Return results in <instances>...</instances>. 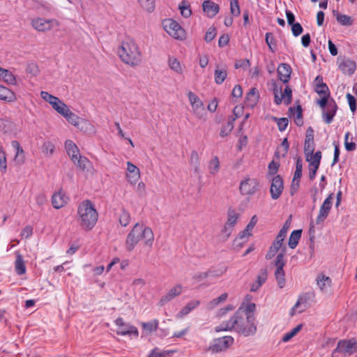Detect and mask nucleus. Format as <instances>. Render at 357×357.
I'll use <instances>...</instances> for the list:
<instances>
[{"instance_id":"nucleus-1","label":"nucleus","mask_w":357,"mask_h":357,"mask_svg":"<svg viewBox=\"0 0 357 357\" xmlns=\"http://www.w3.org/2000/svg\"><path fill=\"white\" fill-rule=\"evenodd\" d=\"M256 305L255 303H248L245 307V314L248 319L249 326L247 328H243L242 323L243 321V318L239 316L238 312H236L229 321L222 322L218 326L215 328V332L222 331H231L235 333H255L257 328L253 323H251L252 319V313L255 310Z\"/></svg>"},{"instance_id":"nucleus-2","label":"nucleus","mask_w":357,"mask_h":357,"mask_svg":"<svg viewBox=\"0 0 357 357\" xmlns=\"http://www.w3.org/2000/svg\"><path fill=\"white\" fill-rule=\"evenodd\" d=\"M140 240L148 247H151L154 235L150 227H144L142 224L136 223L128 234L126 241V248L129 252L132 251Z\"/></svg>"},{"instance_id":"nucleus-3","label":"nucleus","mask_w":357,"mask_h":357,"mask_svg":"<svg viewBox=\"0 0 357 357\" xmlns=\"http://www.w3.org/2000/svg\"><path fill=\"white\" fill-rule=\"evenodd\" d=\"M98 213L91 201H82L77 207V222L85 231L91 230L96 225Z\"/></svg>"},{"instance_id":"nucleus-4","label":"nucleus","mask_w":357,"mask_h":357,"mask_svg":"<svg viewBox=\"0 0 357 357\" xmlns=\"http://www.w3.org/2000/svg\"><path fill=\"white\" fill-rule=\"evenodd\" d=\"M118 54L126 64L135 67L142 61V53L137 43L131 39L123 40L119 47Z\"/></svg>"},{"instance_id":"nucleus-5","label":"nucleus","mask_w":357,"mask_h":357,"mask_svg":"<svg viewBox=\"0 0 357 357\" xmlns=\"http://www.w3.org/2000/svg\"><path fill=\"white\" fill-rule=\"evenodd\" d=\"M284 257V253L282 252L277 255L274 261V266L275 267L274 275L280 289L284 288L286 284L285 273L284 271V266H285Z\"/></svg>"},{"instance_id":"nucleus-6","label":"nucleus","mask_w":357,"mask_h":357,"mask_svg":"<svg viewBox=\"0 0 357 357\" xmlns=\"http://www.w3.org/2000/svg\"><path fill=\"white\" fill-rule=\"evenodd\" d=\"M162 25L165 31L174 38L183 40L185 38V30L175 20L166 19L163 21Z\"/></svg>"},{"instance_id":"nucleus-7","label":"nucleus","mask_w":357,"mask_h":357,"mask_svg":"<svg viewBox=\"0 0 357 357\" xmlns=\"http://www.w3.org/2000/svg\"><path fill=\"white\" fill-rule=\"evenodd\" d=\"M259 181L255 178L245 177L240 183L239 192L243 196H252L259 190Z\"/></svg>"},{"instance_id":"nucleus-8","label":"nucleus","mask_w":357,"mask_h":357,"mask_svg":"<svg viewBox=\"0 0 357 357\" xmlns=\"http://www.w3.org/2000/svg\"><path fill=\"white\" fill-rule=\"evenodd\" d=\"M31 24L32 27L38 32L49 31L53 28L59 26V23L56 20H47L42 17H36L32 19Z\"/></svg>"},{"instance_id":"nucleus-9","label":"nucleus","mask_w":357,"mask_h":357,"mask_svg":"<svg viewBox=\"0 0 357 357\" xmlns=\"http://www.w3.org/2000/svg\"><path fill=\"white\" fill-rule=\"evenodd\" d=\"M187 96L192 107L193 114L199 119L203 118L206 114V111L202 100L192 91H189Z\"/></svg>"},{"instance_id":"nucleus-10","label":"nucleus","mask_w":357,"mask_h":357,"mask_svg":"<svg viewBox=\"0 0 357 357\" xmlns=\"http://www.w3.org/2000/svg\"><path fill=\"white\" fill-rule=\"evenodd\" d=\"M240 214L234 208H229L227 211V220L222 229L225 239H227L231 235L234 227L237 223Z\"/></svg>"},{"instance_id":"nucleus-11","label":"nucleus","mask_w":357,"mask_h":357,"mask_svg":"<svg viewBox=\"0 0 357 357\" xmlns=\"http://www.w3.org/2000/svg\"><path fill=\"white\" fill-rule=\"evenodd\" d=\"M273 94L275 102L276 105H280L284 100L285 105H288L291 102L292 91L289 86H286L284 92H282V86L278 87L276 84L274 86Z\"/></svg>"},{"instance_id":"nucleus-12","label":"nucleus","mask_w":357,"mask_h":357,"mask_svg":"<svg viewBox=\"0 0 357 357\" xmlns=\"http://www.w3.org/2000/svg\"><path fill=\"white\" fill-rule=\"evenodd\" d=\"M234 343L232 336H221L213 340L209 347V350L212 352H220L226 350Z\"/></svg>"},{"instance_id":"nucleus-13","label":"nucleus","mask_w":357,"mask_h":357,"mask_svg":"<svg viewBox=\"0 0 357 357\" xmlns=\"http://www.w3.org/2000/svg\"><path fill=\"white\" fill-rule=\"evenodd\" d=\"M333 199V193H331L324 200L321 206L319 214L317 217L316 223L317 225L322 224L328 217L332 207V200Z\"/></svg>"},{"instance_id":"nucleus-14","label":"nucleus","mask_w":357,"mask_h":357,"mask_svg":"<svg viewBox=\"0 0 357 357\" xmlns=\"http://www.w3.org/2000/svg\"><path fill=\"white\" fill-rule=\"evenodd\" d=\"M339 352L352 354L357 351V340L352 337L349 340H340L337 347Z\"/></svg>"},{"instance_id":"nucleus-15","label":"nucleus","mask_w":357,"mask_h":357,"mask_svg":"<svg viewBox=\"0 0 357 357\" xmlns=\"http://www.w3.org/2000/svg\"><path fill=\"white\" fill-rule=\"evenodd\" d=\"M284 190V183L280 175L275 176L271 181L270 192L273 199H278Z\"/></svg>"},{"instance_id":"nucleus-16","label":"nucleus","mask_w":357,"mask_h":357,"mask_svg":"<svg viewBox=\"0 0 357 357\" xmlns=\"http://www.w3.org/2000/svg\"><path fill=\"white\" fill-rule=\"evenodd\" d=\"M127 172L126 178L131 185H135L140 178L141 173L139 169L130 161L126 162Z\"/></svg>"},{"instance_id":"nucleus-17","label":"nucleus","mask_w":357,"mask_h":357,"mask_svg":"<svg viewBox=\"0 0 357 357\" xmlns=\"http://www.w3.org/2000/svg\"><path fill=\"white\" fill-rule=\"evenodd\" d=\"M183 292V286L180 284H176L173 287H172L167 294L162 296L159 302L158 305L160 306H163L172 300H173L176 296L181 294Z\"/></svg>"},{"instance_id":"nucleus-18","label":"nucleus","mask_w":357,"mask_h":357,"mask_svg":"<svg viewBox=\"0 0 357 357\" xmlns=\"http://www.w3.org/2000/svg\"><path fill=\"white\" fill-rule=\"evenodd\" d=\"M314 151V130L311 127L307 129L305 142L304 153L305 155L313 153Z\"/></svg>"},{"instance_id":"nucleus-19","label":"nucleus","mask_w":357,"mask_h":357,"mask_svg":"<svg viewBox=\"0 0 357 357\" xmlns=\"http://www.w3.org/2000/svg\"><path fill=\"white\" fill-rule=\"evenodd\" d=\"M68 202V197L61 190L53 194L52 197V204L54 208L59 209L63 207Z\"/></svg>"},{"instance_id":"nucleus-20","label":"nucleus","mask_w":357,"mask_h":357,"mask_svg":"<svg viewBox=\"0 0 357 357\" xmlns=\"http://www.w3.org/2000/svg\"><path fill=\"white\" fill-rule=\"evenodd\" d=\"M277 70L280 80L283 83H287L289 81L291 73L290 66L287 63H280Z\"/></svg>"},{"instance_id":"nucleus-21","label":"nucleus","mask_w":357,"mask_h":357,"mask_svg":"<svg viewBox=\"0 0 357 357\" xmlns=\"http://www.w3.org/2000/svg\"><path fill=\"white\" fill-rule=\"evenodd\" d=\"M202 7L204 13L209 17H213L220 10L218 4L210 0L204 1L202 3Z\"/></svg>"},{"instance_id":"nucleus-22","label":"nucleus","mask_w":357,"mask_h":357,"mask_svg":"<svg viewBox=\"0 0 357 357\" xmlns=\"http://www.w3.org/2000/svg\"><path fill=\"white\" fill-rule=\"evenodd\" d=\"M65 148L73 162H75V160L80 155L77 146L72 140H66Z\"/></svg>"},{"instance_id":"nucleus-23","label":"nucleus","mask_w":357,"mask_h":357,"mask_svg":"<svg viewBox=\"0 0 357 357\" xmlns=\"http://www.w3.org/2000/svg\"><path fill=\"white\" fill-rule=\"evenodd\" d=\"M337 110V105L333 100H331L328 104L326 111L323 112V118L324 121L329 124L332 122Z\"/></svg>"},{"instance_id":"nucleus-24","label":"nucleus","mask_w":357,"mask_h":357,"mask_svg":"<svg viewBox=\"0 0 357 357\" xmlns=\"http://www.w3.org/2000/svg\"><path fill=\"white\" fill-rule=\"evenodd\" d=\"M0 100L6 102H13L17 100V96L14 91L0 85Z\"/></svg>"},{"instance_id":"nucleus-25","label":"nucleus","mask_w":357,"mask_h":357,"mask_svg":"<svg viewBox=\"0 0 357 357\" xmlns=\"http://www.w3.org/2000/svg\"><path fill=\"white\" fill-rule=\"evenodd\" d=\"M11 145L15 151V161L17 164H23L25 161V155L22 147L20 146V143L16 140L12 141Z\"/></svg>"},{"instance_id":"nucleus-26","label":"nucleus","mask_w":357,"mask_h":357,"mask_svg":"<svg viewBox=\"0 0 357 357\" xmlns=\"http://www.w3.org/2000/svg\"><path fill=\"white\" fill-rule=\"evenodd\" d=\"M356 68V63L350 59L342 60L339 65V68L344 74L352 75Z\"/></svg>"},{"instance_id":"nucleus-27","label":"nucleus","mask_w":357,"mask_h":357,"mask_svg":"<svg viewBox=\"0 0 357 357\" xmlns=\"http://www.w3.org/2000/svg\"><path fill=\"white\" fill-rule=\"evenodd\" d=\"M190 165L194 170L195 174H200V160L199 155L197 151L194 150L191 152L189 160Z\"/></svg>"},{"instance_id":"nucleus-28","label":"nucleus","mask_w":357,"mask_h":357,"mask_svg":"<svg viewBox=\"0 0 357 357\" xmlns=\"http://www.w3.org/2000/svg\"><path fill=\"white\" fill-rule=\"evenodd\" d=\"M227 77V70L226 67L220 68L219 65L216 66L214 72V80L217 84H221Z\"/></svg>"},{"instance_id":"nucleus-29","label":"nucleus","mask_w":357,"mask_h":357,"mask_svg":"<svg viewBox=\"0 0 357 357\" xmlns=\"http://www.w3.org/2000/svg\"><path fill=\"white\" fill-rule=\"evenodd\" d=\"M289 112L291 115L294 116L295 123L298 126H301L303 124L302 108L301 105H298L296 108L289 107Z\"/></svg>"},{"instance_id":"nucleus-30","label":"nucleus","mask_w":357,"mask_h":357,"mask_svg":"<svg viewBox=\"0 0 357 357\" xmlns=\"http://www.w3.org/2000/svg\"><path fill=\"white\" fill-rule=\"evenodd\" d=\"M259 98L258 90L256 88L251 89L246 96L247 105L253 107L258 102Z\"/></svg>"},{"instance_id":"nucleus-31","label":"nucleus","mask_w":357,"mask_h":357,"mask_svg":"<svg viewBox=\"0 0 357 357\" xmlns=\"http://www.w3.org/2000/svg\"><path fill=\"white\" fill-rule=\"evenodd\" d=\"M167 63L172 70L179 75L183 74L185 66L181 65L176 58L173 56L169 57Z\"/></svg>"},{"instance_id":"nucleus-32","label":"nucleus","mask_w":357,"mask_h":357,"mask_svg":"<svg viewBox=\"0 0 357 357\" xmlns=\"http://www.w3.org/2000/svg\"><path fill=\"white\" fill-rule=\"evenodd\" d=\"M76 128L85 133L91 134L95 132L94 126L85 119L81 118Z\"/></svg>"},{"instance_id":"nucleus-33","label":"nucleus","mask_w":357,"mask_h":357,"mask_svg":"<svg viewBox=\"0 0 357 357\" xmlns=\"http://www.w3.org/2000/svg\"><path fill=\"white\" fill-rule=\"evenodd\" d=\"M78 168L82 171H89L92 167L91 161L85 156L79 155L75 162H73Z\"/></svg>"},{"instance_id":"nucleus-34","label":"nucleus","mask_w":357,"mask_h":357,"mask_svg":"<svg viewBox=\"0 0 357 357\" xmlns=\"http://www.w3.org/2000/svg\"><path fill=\"white\" fill-rule=\"evenodd\" d=\"M305 158L309 162V166L319 167L321 159V152L318 151L315 153H307L305 154Z\"/></svg>"},{"instance_id":"nucleus-35","label":"nucleus","mask_w":357,"mask_h":357,"mask_svg":"<svg viewBox=\"0 0 357 357\" xmlns=\"http://www.w3.org/2000/svg\"><path fill=\"white\" fill-rule=\"evenodd\" d=\"M200 304V301L198 300H193L188 303V304L183 307L178 312V316L183 317L188 314L192 310L198 307Z\"/></svg>"},{"instance_id":"nucleus-36","label":"nucleus","mask_w":357,"mask_h":357,"mask_svg":"<svg viewBox=\"0 0 357 357\" xmlns=\"http://www.w3.org/2000/svg\"><path fill=\"white\" fill-rule=\"evenodd\" d=\"M159 321L158 319H153L149 322H142L141 326L143 331L146 333H153L156 331L158 328Z\"/></svg>"},{"instance_id":"nucleus-37","label":"nucleus","mask_w":357,"mask_h":357,"mask_svg":"<svg viewBox=\"0 0 357 357\" xmlns=\"http://www.w3.org/2000/svg\"><path fill=\"white\" fill-rule=\"evenodd\" d=\"M61 115H62L63 117L66 118V119L72 125L76 127L77 126L79 120L81 118H79L77 115L72 112L69 107H67L66 109H64L63 113H62Z\"/></svg>"},{"instance_id":"nucleus-38","label":"nucleus","mask_w":357,"mask_h":357,"mask_svg":"<svg viewBox=\"0 0 357 357\" xmlns=\"http://www.w3.org/2000/svg\"><path fill=\"white\" fill-rule=\"evenodd\" d=\"M15 271L18 275H23L26 273V266L23 257L19 254H16V260L15 261Z\"/></svg>"},{"instance_id":"nucleus-39","label":"nucleus","mask_w":357,"mask_h":357,"mask_svg":"<svg viewBox=\"0 0 357 357\" xmlns=\"http://www.w3.org/2000/svg\"><path fill=\"white\" fill-rule=\"evenodd\" d=\"M307 308L306 301L303 298L300 297L296 303L294 305L290 311L291 316L294 315L296 313H301L305 310Z\"/></svg>"},{"instance_id":"nucleus-40","label":"nucleus","mask_w":357,"mask_h":357,"mask_svg":"<svg viewBox=\"0 0 357 357\" xmlns=\"http://www.w3.org/2000/svg\"><path fill=\"white\" fill-rule=\"evenodd\" d=\"M301 233L302 230L301 229L294 230L291 232L288 241V245L290 248L294 249L297 246L301 237Z\"/></svg>"},{"instance_id":"nucleus-41","label":"nucleus","mask_w":357,"mask_h":357,"mask_svg":"<svg viewBox=\"0 0 357 357\" xmlns=\"http://www.w3.org/2000/svg\"><path fill=\"white\" fill-rule=\"evenodd\" d=\"M228 298V294L223 293L220 296L211 300L207 304V308L210 310L216 307L218 305L225 303Z\"/></svg>"},{"instance_id":"nucleus-42","label":"nucleus","mask_w":357,"mask_h":357,"mask_svg":"<svg viewBox=\"0 0 357 357\" xmlns=\"http://www.w3.org/2000/svg\"><path fill=\"white\" fill-rule=\"evenodd\" d=\"M334 15H335L337 22L342 26H351L354 23V19L351 16L339 13H335V12Z\"/></svg>"},{"instance_id":"nucleus-43","label":"nucleus","mask_w":357,"mask_h":357,"mask_svg":"<svg viewBox=\"0 0 357 357\" xmlns=\"http://www.w3.org/2000/svg\"><path fill=\"white\" fill-rule=\"evenodd\" d=\"M317 282L320 289L325 291L331 286V280L329 277L321 274L317 277Z\"/></svg>"},{"instance_id":"nucleus-44","label":"nucleus","mask_w":357,"mask_h":357,"mask_svg":"<svg viewBox=\"0 0 357 357\" xmlns=\"http://www.w3.org/2000/svg\"><path fill=\"white\" fill-rule=\"evenodd\" d=\"M50 104L52 105L53 109L60 114L63 113L64 109H66L68 107L63 101H61L57 97H55L54 99Z\"/></svg>"},{"instance_id":"nucleus-45","label":"nucleus","mask_w":357,"mask_h":357,"mask_svg":"<svg viewBox=\"0 0 357 357\" xmlns=\"http://www.w3.org/2000/svg\"><path fill=\"white\" fill-rule=\"evenodd\" d=\"M119 331L117 332L118 334L121 335H138L137 328L132 325L126 324V326L119 328Z\"/></svg>"},{"instance_id":"nucleus-46","label":"nucleus","mask_w":357,"mask_h":357,"mask_svg":"<svg viewBox=\"0 0 357 357\" xmlns=\"http://www.w3.org/2000/svg\"><path fill=\"white\" fill-rule=\"evenodd\" d=\"M234 121H235V118L229 119L226 125L222 126V128H221V130L220 132V135L221 137H225L227 136L231 132V131L234 128Z\"/></svg>"},{"instance_id":"nucleus-47","label":"nucleus","mask_w":357,"mask_h":357,"mask_svg":"<svg viewBox=\"0 0 357 357\" xmlns=\"http://www.w3.org/2000/svg\"><path fill=\"white\" fill-rule=\"evenodd\" d=\"M265 40L268 46L269 50L272 52H275L277 50V43L272 33H266Z\"/></svg>"},{"instance_id":"nucleus-48","label":"nucleus","mask_w":357,"mask_h":357,"mask_svg":"<svg viewBox=\"0 0 357 357\" xmlns=\"http://www.w3.org/2000/svg\"><path fill=\"white\" fill-rule=\"evenodd\" d=\"M210 174L215 175L220 169V161L217 156L213 158L208 165Z\"/></svg>"},{"instance_id":"nucleus-49","label":"nucleus","mask_w":357,"mask_h":357,"mask_svg":"<svg viewBox=\"0 0 357 357\" xmlns=\"http://www.w3.org/2000/svg\"><path fill=\"white\" fill-rule=\"evenodd\" d=\"M3 80L9 85H15L17 84L15 76L9 70H4Z\"/></svg>"},{"instance_id":"nucleus-50","label":"nucleus","mask_w":357,"mask_h":357,"mask_svg":"<svg viewBox=\"0 0 357 357\" xmlns=\"http://www.w3.org/2000/svg\"><path fill=\"white\" fill-rule=\"evenodd\" d=\"M178 7L181 10V14L183 17L187 18L191 15V9L186 1H182L181 3L179 4Z\"/></svg>"},{"instance_id":"nucleus-51","label":"nucleus","mask_w":357,"mask_h":357,"mask_svg":"<svg viewBox=\"0 0 357 357\" xmlns=\"http://www.w3.org/2000/svg\"><path fill=\"white\" fill-rule=\"evenodd\" d=\"M230 13L233 16L237 17L241 14V9L238 0H229Z\"/></svg>"},{"instance_id":"nucleus-52","label":"nucleus","mask_w":357,"mask_h":357,"mask_svg":"<svg viewBox=\"0 0 357 357\" xmlns=\"http://www.w3.org/2000/svg\"><path fill=\"white\" fill-rule=\"evenodd\" d=\"M141 6L149 12H152L155 8V0H138Z\"/></svg>"},{"instance_id":"nucleus-53","label":"nucleus","mask_w":357,"mask_h":357,"mask_svg":"<svg viewBox=\"0 0 357 357\" xmlns=\"http://www.w3.org/2000/svg\"><path fill=\"white\" fill-rule=\"evenodd\" d=\"M130 221V213L125 211L122 210L121 213L119 215V222L123 227H126Z\"/></svg>"},{"instance_id":"nucleus-54","label":"nucleus","mask_w":357,"mask_h":357,"mask_svg":"<svg viewBox=\"0 0 357 357\" xmlns=\"http://www.w3.org/2000/svg\"><path fill=\"white\" fill-rule=\"evenodd\" d=\"M351 134L349 132H347L344 136V146L345 149L348 151H353L356 149V143L354 142L353 137L351 138V142H347V138H349Z\"/></svg>"},{"instance_id":"nucleus-55","label":"nucleus","mask_w":357,"mask_h":357,"mask_svg":"<svg viewBox=\"0 0 357 357\" xmlns=\"http://www.w3.org/2000/svg\"><path fill=\"white\" fill-rule=\"evenodd\" d=\"M213 272L212 271H206V272H199V273H195L192 276V279L197 282H199L202 280H204V279L207 278L208 277H209V275L212 273Z\"/></svg>"},{"instance_id":"nucleus-56","label":"nucleus","mask_w":357,"mask_h":357,"mask_svg":"<svg viewBox=\"0 0 357 357\" xmlns=\"http://www.w3.org/2000/svg\"><path fill=\"white\" fill-rule=\"evenodd\" d=\"M289 148V144L287 138H284L281 143L282 150L281 151L278 150L275 153L277 155L281 154L282 156L284 157L288 153Z\"/></svg>"},{"instance_id":"nucleus-57","label":"nucleus","mask_w":357,"mask_h":357,"mask_svg":"<svg viewBox=\"0 0 357 357\" xmlns=\"http://www.w3.org/2000/svg\"><path fill=\"white\" fill-rule=\"evenodd\" d=\"M217 34L216 29L215 27H210L206 33L204 40L206 43L212 41Z\"/></svg>"},{"instance_id":"nucleus-58","label":"nucleus","mask_w":357,"mask_h":357,"mask_svg":"<svg viewBox=\"0 0 357 357\" xmlns=\"http://www.w3.org/2000/svg\"><path fill=\"white\" fill-rule=\"evenodd\" d=\"M315 91L320 95L330 96L328 87L325 83L315 86Z\"/></svg>"},{"instance_id":"nucleus-59","label":"nucleus","mask_w":357,"mask_h":357,"mask_svg":"<svg viewBox=\"0 0 357 357\" xmlns=\"http://www.w3.org/2000/svg\"><path fill=\"white\" fill-rule=\"evenodd\" d=\"M275 121H277L278 127L280 131H284L289 123V121L287 118H275Z\"/></svg>"},{"instance_id":"nucleus-60","label":"nucleus","mask_w":357,"mask_h":357,"mask_svg":"<svg viewBox=\"0 0 357 357\" xmlns=\"http://www.w3.org/2000/svg\"><path fill=\"white\" fill-rule=\"evenodd\" d=\"M43 152L46 155H52L54 151V146L50 142H45L43 145Z\"/></svg>"},{"instance_id":"nucleus-61","label":"nucleus","mask_w":357,"mask_h":357,"mask_svg":"<svg viewBox=\"0 0 357 357\" xmlns=\"http://www.w3.org/2000/svg\"><path fill=\"white\" fill-rule=\"evenodd\" d=\"M267 280V271L263 268L260 271L259 275L257 276L256 282L261 286Z\"/></svg>"},{"instance_id":"nucleus-62","label":"nucleus","mask_w":357,"mask_h":357,"mask_svg":"<svg viewBox=\"0 0 357 357\" xmlns=\"http://www.w3.org/2000/svg\"><path fill=\"white\" fill-rule=\"evenodd\" d=\"M208 271H212L213 272L209 275V277L219 278V277H221L222 275H223L226 273L227 268L226 267H222L220 268H218V269H215V270L210 269Z\"/></svg>"},{"instance_id":"nucleus-63","label":"nucleus","mask_w":357,"mask_h":357,"mask_svg":"<svg viewBox=\"0 0 357 357\" xmlns=\"http://www.w3.org/2000/svg\"><path fill=\"white\" fill-rule=\"evenodd\" d=\"M303 29L300 23L296 22L291 25V31L294 36L297 37L302 33Z\"/></svg>"},{"instance_id":"nucleus-64","label":"nucleus","mask_w":357,"mask_h":357,"mask_svg":"<svg viewBox=\"0 0 357 357\" xmlns=\"http://www.w3.org/2000/svg\"><path fill=\"white\" fill-rule=\"evenodd\" d=\"M347 99L350 107L351 112H355L356 109V98L350 93L347 94Z\"/></svg>"}]
</instances>
